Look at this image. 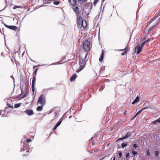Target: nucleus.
Here are the masks:
<instances>
[{
    "mask_svg": "<svg viewBox=\"0 0 160 160\" xmlns=\"http://www.w3.org/2000/svg\"><path fill=\"white\" fill-rule=\"evenodd\" d=\"M87 27V22L85 20H83V26H82V28L84 29Z\"/></svg>",
    "mask_w": 160,
    "mask_h": 160,
    "instance_id": "nucleus-18",
    "label": "nucleus"
},
{
    "mask_svg": "<svg viewBox=\"0 0 160 160\" xmlns=\"http://www.w3.org/2000/svg\"><path fill=\"white\" fill-rule=\"evenodd\" d=\"M150 40V39L149 38H148L147 40H146V42H148Z\"/></svg>",
    "mask_w": 160,
    "mask_h": 160,
    "instance_id": "nucleus-50",
    "label": "nucleus"
},
{
    "mask_svg": "<svg viewBox=\"0 0 160 160\" xmlns=\"http://www.w3.org/2000/svg\"><path fill=\"white\" fill-rule=\"evenodd\" d=\"M7 105L9 107H11V108H12V107L10 105H8V104H7Z\"/></svg>",
    "mask_w": 160,
    "mask_h": 160,
    "instance_id": "nucleus-53",
    "label": "nucleus"
},
{
    "mask_svg": "<svg viewBox=\"0 0 160 160\" xmlns=\"http://www.w3.org/2000/svg\"><path fill=\"white\" fill-rule=\"evenodd\" d=\"M72 6L76 4L77 0H68Z\"/></svg>",
    "mask_w": 160,
    "mask_h": 160,
    "instance_id": "nucleus-14",
    "label": "nucleus"
},
{
    "mask_svg": "<svg viewBox=\"0 0 160 160\" xmlns=\"http://www.w3.org/2000/svg\"><path fill=\"white\" fill-rule=\"evenodd\" d=\"M77 23L78 28H82L83 26V21L82 18L81 16H77Z\"/></svg>",
    "mask_w": 160,
    "mask_h": 160,
    "instance_id": "nucleus-6",
    "label": "nucleus"
},
{
    "mask_svg": "<svg viewBox=\"0 0 160 160\" xmlns=\"http://www.w3.org/2000/svg\"><path fill=\"white\" fill-rule=\"evenodd\" d=\"M144 110V108H142L141 110H139L138 112L139 114L143 110Z\"/></svg>",
    "mask_w": 160,
    "mask_h": 160,
    "instance_id": "nucleus-33",
    "label": "nucleus"
},
{
    "mask_svg": "<svg viewBox=\"0 0 160 160\" xmlns=\"http://www.w3.org/2000/svg\"><path fill=\"white\" fill-rule=\"evenodd\" d=\"M62 122V121H59L57 123L56 125H57V126H58Z\"/></svg>",
    "mask_w": 160,
    "mask_h": 160,
    "instance_id": "nucleus-30",
    "label": "nucleus"
},
{
    "mask_svg": "<svg viewBox=\"0 0 160 160\" xmlns=\"http://www.w3.org/2000/svg\"><path fill=\"white\" fill-rule=\"evenodd\" d=\"M4 25L8 28L14 31H16L18 28V27L15 26H9L6 24H5Z\"/></svg>",
    "mask_w": 160,
    "mask_h": 160,
    "instance_id": "nucleus-11",
    "label": "nucleus"
},
{
    "mask_svg": "<svg viewBox=\"0 0 160 160\" xmlns=\"http://www.w3.org/2000/svg\"><path fill=\"white\" fill-rule=\"evenodd\" d=\"M58 127V126H57V125H56L54 126V127L53 128V130H56Z\"/></svg>",
    "mask_w": 160,
    "mask_h": 160,
    "instance_id": "nucleus-45",
    "label": "nucleus"
},
{
    "mask_svg": "<svg viewBox=\"0 0 160 160\" xmlns=\"http://www.w3.org/2000/svg\"><path fill=\"white\" fill-rule=\"evenodd\" d=\"M38 70V68H37L34 71L33 73V76H36Z\"/></svg>",
    "mask_w": 160,
    "mask_h": 160,
    "instance_id": "nucleus-21",
    "label": "nucleus"
},
{
    "mask_svg": "<svg viewBox=\"0 0 160 160\" xmlns=\"http://www.w3.org/2000/svg\"><path fill=\"white\" fill-rule=\"evenodd\" d=\"M88 54V53L85 52H80L79 53V62L80 67L77 70L76 72H79L85 67L86 64V62L88 60V58H87Z\"/></svg>",
    "mask_w": 160,
    "mask_h": 160,
    "instance_id": "nucleus-1",
    "label": "nucleus"
},
{
    "mask_svg": "<svg viewBox=\"0 0 160 160\" xmlns=\"http://www.w3.org/2000/svg\"><path fill=\"white\" fill-rule=\"evenodd\" d=\"M148 29V26H147L145 29L144 30H147Z\"/></svg>",
    "mask_w": 160,
    "mask_h": 160,
    "instance_id": "nucleus-51",
    "label": "nucleus"
},
{
    "mask_svg": "<svg viewBox=\"0 0 160 160\" xmlns=\"http://www.w3.org/2000/svg\"><path fill=\"white\" fill-rule=\"evenodd\" d=\"M2 110H1V111H0V115H1V114L2 113Z\"/></svg>",
    "mask_w": 160,
    "mask_h": 160,
    "instance_id": "nucleus-52",
    "label": "nucleus"
},
{
    "mask_svg": "<svg viewBox=\"0 0 160 160\" xmlns=\"http://www.w3.org/2000/svg\"><path fill=\"white\" fill-rule=\"evenodd\" d=\"M42 105L40 106H38L37 108V110L38 111H41L42 109Z\"/></svg>",
    "mask_w": 160,
    "mask_h": 160,
    "instance_id": "nucleus-22",
    "label": "nucleus"
},
{
    "mask_svg": "<svg viewBox=\"0 0 160 160\" xmlns=\"http://www.w3.org/2000/svg\"><path fill=\"white\" fill-rule=\"evenodd\" d=\"M154 27H153V24L151 27L148 29V32L149 33L152 30V29Z\"/></svg>",
    "mask_w": 160,
    "mask_h": 160,
    "instance_id": "nucleus-26",
    "label": "nucleus"
},
{
    "mask_svg": "<svg viewBox=\"0 0 160 160\" xmlns=\"http://www.w3.org/2000/svg\"><path fill=\"white\" fill-rule=\"evenodd\" d=\"M127 48H128V46H127L126 47V48L124 49H121V50H119V51H123V50H125V51L124 52H122L121 55H122V56H123V55H124L127 52Z\"/></svg>",
    "mask_w": 160,
    "mask_h": 160,
    "instance_id": "nucleus-17",
    "label": "nucleus"
},
{
    "mask_svg": "<svg viewBox=\"0 0 160 160\" xmlns=\"http://www.w3.org/2000/svg\"><path fill=\"white\" fill-rule=\"evenodd\" d=\"M137 151H134L133 149L132 150V154L135 156L137 154Z\"/></svg>",
    "mask_w": 160,
    "mask_h": 160,
    "instance_id": "nucleus-23",
    "label": "nucleus"
},
{
    "mask_svg": "<svg viewBox=\"0 0 160 160\" xmlns=\"http://www.w3.org/2000/svg\"><path fill=\"white\" fill-rule=\"evenodd\" d=\"M37 66H33V69H34V68H36L37 67Z\"/></svg>",
    "mask_w": 160,
    "mask_h": 160,
    "instance_id": "nucleus-46",
    "label": "nucleus"
},
{
    "mask_svg": "<svg viewBox=\"0 0 160 160\" xmlns=\"http://www.w3.org/2000/svg\"><path fill=\"white\" fill-rule=\"evenodd\" d=\"M139 114L137 112L136 114V115H135L134 117H133V118L132 119H133L135 117H136L138 114Z\"/></svg>",
    "mask_w": 160,
    "mask_h": 160,
    "instance_id": "nucleus-38",
    "label": "nucleus"
},
{
    "mask_svg": "<svg viewBox=\"0 0 160 160\" xmlns=\"http://www.w3.org/2000/svg\"><path fill=\"white\" fill-rule=\"evenodd\" d=\"M77 77V76L76 74H74L72 75V76L71 77L70 79V80L71 82H73L74 81L76 78Z\"/></svg>",
    "mask_w": 160,
    "mask_h": 160,
    "instance_id": "nucleus-13",
    "label": "nucleus"
},
{
    "mask_svg": "<svg viewBox=\"0 0 160 160\" xmlns=\"http://www.w3.org/2000/svg\"><path fill=\"white\" fill-rule=\"evenodd\" d=\"M72 8L74 12H75V13L77 15V17L79 16H78L80 11H79L78 6L76 4L72 6Z\"/></svg>",
    "mask_w": 160,
    "mask_h": 160,
    "instance_id": "nucleus-8",
    "label": "nucleus"
},
{
    "mask_svg": "<svg viewBox=\"0 0 160 160\" xmlns=\"http://www.w3.org/2000/svg\"><path fill=\"white\" fill-rule=\"evenodd\" d=\"M29 92V89L28 87H26L24 88V93H24L23 91H22L21 94L20 95V99H22L25 97L27 95L28 93Z\"/></svg>",
    "mask_w": 160,
    "mask_h": 160,
    "instance_id": "nucleus-7",
    "label": "nucleus"
},
{
    "mask_svg": "<svg viewBox=\"0 0 160 160\" xmlns=\"http://www.w3.org/2000/svg\"><path fill=\"white\" fill-rule=\"evenodd\" d=\"M156 120H157V122H159V123H160V118H158Z\"/></svg>",
    "mask_w": 160,
    "mask_h": 160,
    "instance_id": "nucleus-44",
    "label": "nucleus"
},
{
    "mask_svg": "<svg viewBox=\"0 0 160 160\" xmlns=\"http://www.w3.org/2000/svg\"><path fill=\"white\" fill-rule=\"evenodd\" d=\"M77 1H78V2H79L81 1L82 3L84 4L87 1V0H77Z\"/></svg>",
    "mask_w": 160,
    "mask_h": 160,
    "instance_id": "nucleus-25",
    "label": "nucleus"
},
{
    "mask_svg": "<svg viewBox=\"0 0 160 160\" xmlns=\"http://www.w3.org/2000/svg\"><path fill=\"white\" fill-rule=\"evenodd\" d=\"M157 122L156 120L152 122L151 124H155Z\"/></svg>",
    "mask_w": 160,
    "mask_h": 160,
    "instance_id": "nucleus-34",
    "label": "nucleus"
},
{
    "mask_svg": "<svg viewBox=\"0 0 160 160\" xmlns=\"http://www.w3.org/2000/svg\"><path fill=\"white\" fill-rule=\"evenodd\" d=\"M125 114H126V112H125V113H124L125 115Z\"/></svg>",
    "mask_w": 160,
    "mask_h": 160,
    "instance_id": "nucleus-58",
    "label": "nucleus"
},
{
    "mask_svg": "<svg viewBox=\"0 0 160 160\" xmlns=\"http://www.w3.org/2000/svg\"><path fill=\"white\" fill-rule=\"evenodd\" d=\"M15 63L16 64L17 66H20V64L19 62H18L16 61H15Z\"/></svg>",
    "mask_w": 160,
    "mask_h": 160,
    "instance_id": "nucleus-29",
    "label": "nucleus"
},
{
    "mask_svg": "<svg viewBox=\"0 0 160 160\" xmlns=\"http://www.w3.org/2000/svg\"><path fill=\"white\" fill-rule=\"evenodd\" d=\"M29 155L28 154H24L22 155V156H25L26 157H28Z\"/></svg>",
    "mask_w": 160,
    "mask_h": 160,
    "instance_id": "nucleus-42",
    "label": "nucleus"
},
{
    "mask_svg": "<svg viewBox=\"0 0 160 160\" xmlns=\"http://www.w3.org/2000/svg\"><path fill=\"white\" fill-rule=\"evenodd\" d=\"M119 158H121L122 156V153L121 152H119Z\"/></svg>",
    "mask_w": 160,
    "mask_h": 160,
    "instance_id": "nucleus-40",
    "label": "nucleus"
},
{
    "mask_svg": "<svg viewBox=\"0 0 160 160\" xmlns=\"http://www.w3.org/2000/svg\"><path fill=\"white\" fill-rule=\"evenodd\" d=\"M133 147L134 148H136L138 147V146L136 144H133Z\"/></svg>",
    "mask_w": 160,
    "mask_h": 160,
    "instance_id": "nucleus-36",
    "label": "nucleus"
},
{
    "mask_svg": "<svg viewBox=\"0 0 160 160\" xmlns=\"http://www.w3.org/2000/svg\"><path fill=\"white\" fill-rule=\"evenodd\" d=\"M83 48L85 50V52L87 53L90 50V44L88 40H85L83 43Z\"/></svg>",
    "mask_w": 160,
    "mask_h": 160,
    "instance_id": "nucleus-4",
    "label": "nucleus"
},
{
    "mask_svg": "<svg viewBox=\"0 0 160 160\" xmlns=\"http://www.w3.org/2000/svg\"><path fill=\"white\" fill-rule=\"evenodd\" d=\"M109 144H110V143L108 144L107 145V146H108L109 145Z\"/></svg>",
    "mask_w": 160,
    "mask_h": 160,
    "instance_id": "nucleus-59",
    "label": "nucleus"
},
{
    "mask_svg": "<svg viewBox=\"0 0 160 160\" xmlns=\"http://www.w3.org/2000/svg\"><path fill=\"white\" fill-rule=\"evenodd\" d=\"M148 104V103H145L143 105V108H144V110L146 109H148V108H149L148 107V105H147V104Z\"/></svg>",
    "mask_w": 160,
    "mask_h": 160,
    "instance_id": "nucleus-20",
    "label": "nucleus"
},
{
    "mask_svg": "<svg viewBox=\"0 0 160 160\" xmlns=\"http://www.w3.org/2000/svg\"><path fill=\"white\" fill-rule=\"evenodd\" d=\"M99 0H94L93 2V4L94 5H95L97 2Z\"/></svg>",
    "mask_w": 160,
    "mask_h": 160,
    "instance_id": "nucleus-31",
    "label": "nucleus"
},
{
    "mask_svg": "<svg viewBox=\"0 0 160 160\" xmlns=\"http://www.w3.org/2000/svg\"><path fill=\"white\" fill-rule=\"evenodd\" d=\"M127 145V143H122L121 144V146L122 148H123L125 147Z\"/></svg>",
    "mask_w": 160,
    "mask_h": 160,
    "instance_id": "nucleus-27",
    "label": "nucleus"
},
{
    "mask_svg": "<svg viewBox=\"0 0 160 160\" xmlns=\"http://www.w3.org/2000/svg\"><path fill=\"white\" fill-rule=\"evenodd\" d=\"M71 117H72V116H70L69 117V118H71Z\"/></svg>",
    "mask_w": 160,
    "mask_h": 160,
    "instance_id": "nucleus-57",
    "label": "nucleus"
},
{
    "mask_svg": "<svg viewBox=\"0 0 160 160\" xmlns=\"http://www.w3.org/2000/svg\"><path fill=\"white\" fill-rule=\"evenodd\" d=\"M146 42V41H144V42H143L142 43V44H141V47H142L145 44V43Z\"/></svg>",
    "mask_w": 160,
    "mask_h": 160,
    "instance_id": "nucleus-41",
    "label": "nucleus"
},
{
    "mask_svg": "<svg viewBox=\"0 0 160 160\" xmlns=\"http://www.w3.org/2000/svg\"><path fill=\"white\" fill-rule=\"evenodd\" d=\"M7 108H5L4 111H3V112H4L5 111H7Z\"/></svg>",
    "mask_w": 160,
    "mask_h": 160,
    "instance_id": "nucleus-47",
    "label": "nucleus"
},
{
    "mask_svg": "<svg viewBox=\"0 0 160 160\" xmlns=\"http://www.w3.org/2000/svg\"><path fill=\"white\" fill-rule=\"evenodd\" d=\"M32 141V140H31L30 139H27L26 142H31Z\"/></svg>",
    "mask_w": 160,
    "mask_h": 160,
    "instance_id": "nucleus-35",
    "label": "nucleus"
},
{
    "mask_svg": "<svg viewBox=\"0 0 160 160\" xmlns=\"http://www.w3.org/2000/svg\"><path fill=\"white\" fill-rule=\"evenodd\" d=\"M46 98L45 96L41 95L39 98L37 102V105L39 104L42 106H43L46 102Z\"/></svg>",
    "mask_w": 160,
    "mask_h": 160,
    "instance_id": "nucleus-5",
    "label": "nucleus"
},
{
    "mask_svg": "<svg viewBox=\"0 0 160 160\" xmlns=\"http://www.w3.org/2000/svg\"><path fill=\"white\" fill-rule=\"evenodd\" d=\"M20 105H21L20 103L16 104L14 105V108H18L20 106Z\"/></svg>",
    "mask_w": 160,
    "mask_h": 160,
    "instance_id": "nucleus-24",
    "label": "nucleus"
},
{
    "mask_svg": "<svg viewBox=\"0 0 160 160\" xmlns=\"http://www.w3.org/2000/svg\"><path fill=\"white\" fill-rule=\"evenodd\" d=\"M139 97L138 96H137L136 99L134 100V101L132 102V104H134L138 102L139 101Z\"/></svg>",
    "mask_w": 160,
    "mask_h": 160,
    "instance_id": "nucleus-19",
    "label": "nucleus"
},
{
    "mask_svg": "<svg viewBox=\"0 0 160 160\" xmlns=\"http://www.w3.org/2000/svg\"><path fill=\"white\" fill-rule=\"evenodd\" d=\"M142 48V47H141L139 45H138L135 48V52L137 53V54L141 52Z\"/></svg>",
    "mask_w": 160,
    "mask_h": 160,
    "instance_id": "nucleus-10",
    "label": "nucleus"
},
{
    "mask_svg": "<svg viewBox=\"0 0 160 160\" xmlns=\"http://www.w3.org/2000/svg\"><path fill=\"white\" fill-rule=\"evenodd\" d=\"M2 116L3 117H4V116H5V115H3V114H2Z\"/></svg>",
    "mask_w": 160,
    "mask_h": 160,
    "instance_id": "nucleus-54",
    "label": "nucleus"
},
{
    "mask_svg": "<svg viewBox=\"0 0 160 160\" xmlns=\"http://www.w3.org/2000/svg\"><path fill=\"white\" fill-rule=\"evenodd\" d=\"M147 154L148 155H150V152L148 150L147 151Z\"/></svg>",
    "mask_w": 160,
    "mask_h": 160,
    "instance_id": "nucleus-43",
    "label": "nucleus"
},
{
    "mask_svg": "<svg viewBox=\"0 0 160 160\" xmlns=\"http://www.w3.org/2000/svg\"><path fill=\"white\" fill-rule=\"evenodd\" d=\"M22 150V151H23L24 150V149H21V151Z\"/></svg>",
    "mask_w": 160,
    "mask_h": 160,
    "instance_id": "nucleus-55",
    "label": "nucleus"
},
{
    "mask_svg": "<svg viewBox=\"0 0 160 160\" xmlns=\"http://www.w3.org/2000/svg\"><path fill=\"white\" fill-rule=\"evenodd\" d=\"M51 0H44V2H45V3H48Z\"/></svg>",
    "mask_w": 160,
    "mask_h": 160,
    "instance_id": "nucleus-32",
    "label": "nucleus"
},
{
    "mask_svg": "<svg viewBox=\"0 0 160 160\" xmlns=\"http://www.w3.org/2000/svg\"><path fill=\"white\" fill-rule=\"evenodd\" d=\"M139 114L137 112L136 114V115H135L134 117H133V118L132 119H133L135 117H136L138 114Z\"/></svg>",
    "mask_w": 160,
    "mask_h": 160,
    "instance_id": "nucleus-39",
    "label": "nucleus"
},
{
    "mask_svg": "<svg viewBox=\"0 0 160 160\" xmlns=\"http://www.w3.org/2000/svg\"><path fill=\"white\" fill-rule=\"evenodd\" d=\"M130 134L128 133L127 134H126V135L124 137H123L121 138H119L118 139V140H122L124 139L127 138L128 137L130 136Z\"/></svg>",
    "mask_w": 160,
    "mask_h": 160,
    "instance_id": "nucleus-16",
    "label": "nucleus"
},
{
    "mask_svg": "<svg viewBox=\"0 0 160 160\" xmlns=\"http://www.w3.org/2000/svg\"><path fill=\"white\" fill-rule=\"evenodd\" d=\"M104 55V50H103V49H102V50L101 54V55L100 57V58H99V61H101L103 59Z\"/></svg>",
    "mask_w": 160,
    "mask_h": 160,
    "instance_id": "nucleus-15",
    "label": "nucleus"
},
{
    "mask_svg": "<svg viewBox=\"0 0 160 160\" xmlns=\"http://www.w3.org/2000/svg\"><path fill=\"white\" fill-rule=\"evenodd\" d=\"M32 2V0H22V2L23 4V6H15L13 7V8L15 9L17 8H25L26 7H28L30 6Z\"/></svg>",
    "mask_w": 160,
    "mask_h": 160,
    "instance_id": "nucleus-3",
    "label": "nucleus"
},
{
    "mask_svg": "<svg viewBox=\"0 0 160 160\" xmlns=\"http://www.w3.org/2000/svg\"><path fill=\"white\" fill-rule=\"evenodd\" d=\"M36 76H33L32 81V90L33 93H34L35 89V84L36 82Z\"/></svg>",
    "mask_w": 160,
    "mask_h": 160,
    "instance_id": "nucleus-9",
    "label": "nucleus"
},
{
    "mask_svg": "<svg viewBox=\"0 0 160 160\" xmlns=\"http://www.w3.org/2000/svg\"><path fill=\"white\" fill-rule=\"evenodd\" d=\"M26 152L28 153L30 152L29 151V150H27L26 151Z\"/></svg>",
    "mask_w": 160,
    "mask_h": 160,
    "instance_id": "nucleus-49",
    "label": "nucleus"
},
{
    "mask_svg": "<svg viewBox=\"0 0 160 160\" xmlns=\"http://www.w3.org/2000/svg\"><path fill=\"white\" fill-rule=\"evenodd\" d=\"M60 1H54L53 2V4L55 5H58L60 3Z\"/></svg>",
    "mask_w": 160,
    "mask_h": 160,
    "instance_id": "nucleus-28",
    "label": "nucleus"
},
{
    "mask_svg": "<svg viewBox=\"0 0 160 160\" xmlns=\"http://www.w3.org/2000/svg\"><path fill=\"white\" fill-rule=\"evenodd\" d=\"M158 151H156L155 152V156H157L158 154Z\"/></svg>",
    "mask_w": 160,
    "mask_h": 160,
    "instance_id": "nucleus-37",
    "label": "nucleus"
},
{
    "mask_svg": "<svg viewBox=\"0 0 160 160\" xmlns=\"http://www.w3.org/2000/svg\"><path fill=\"white\" fill-rule=\"evenodd\" d=\"M160 14L157 16L155 15L154 17L151 19L150 20V22L148 24V26L152 23L153 25V27H155L158 25L160 22Z\"/></svg>",
    "mask_w": 160,
    "mask_h": 160,
    "instance_id": "nucleus-2",
    "label": "nucleus"
},
{
    "mask_svg": "<svg viewBox=\"0 0 160 160\" xmlns=\"http://www.w3.org/2000/svg\"><path fill=\"white\" fill-rule=\"evenodd\" d=\"M24 112L28 116H31L33 114V112L32 110L30 109H27Z\"/></svg>",
    "mask_w": 160,
    "mask_h": 160,
    "instance_id": "nucleus-12",
    "label": "nucleus"
},
{
    "mask_svg": "<svg viewBox=\"0 0 160 160\" xmlns=\"http://www.w3.org/2000/svg\"><path fill=\"white\" fill-rule=\"evenodd\" d=\"M115 157H114V158H113V160H115Z\"/></svg>",
    "mask_w": 160,
    "mask_h": 160,
    "instance_id": "nucleus-56",
    "label": "nucleus"
},
{
    "mask_svg": "<svg viewBox=\"0 0 160 160\" xmlns=\"http://www.w3.org/2000/svg\"><path fill=\"white\" fill-rule=\"evenodd\" d=\"M129 153H127L126 154V157H128L129 156Z\"/></svg>",
    "mask_w": 160,
    "mask_h": 160,
    "instance_id": "nucleus-48",
    "label": "nucleus"
}]
</instances>
